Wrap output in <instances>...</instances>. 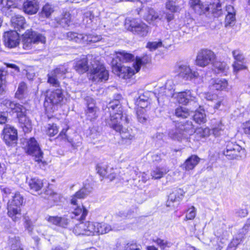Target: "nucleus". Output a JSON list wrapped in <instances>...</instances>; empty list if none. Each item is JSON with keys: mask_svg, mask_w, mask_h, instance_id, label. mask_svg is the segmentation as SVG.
I'll return each instance as SVG.
<instances>
[{"mask_svg": "<svg viewBox=\"0 0 250 250\" xmlns=\"http://www.w3.org/2000/svg\"><path fill=\"white\" fill-rule=\"evenodd\" d=\"M196 214V209L194 207L192 206L188 209L185 220H193L195 217Z\"/></svg>", "mask_w": 250, "mask_h": 250, "instance_id": "052dcab7", "label": "nucleus"}, {"mask_svg": "<svg viewBox=\"0 0 250 250\" xmlns=\"http://www.w3.org/2000/svg\"><path fill=\"white\" fill-rule=\"evenodd\" d=\"M179 76L186 80H192L197 78L199 74L197 72L192 71L189 66L186 64H181L178 66Z\"/></svg>", "mask_w": 250, "mask_h": 250, "instance_id": "f3484780", "label": "nucleus"}, {"mask_svg": "<svg viewBox=\"0 0 250 250\" xmlns=\"http://www.w3.org/2000/svg\"><path fill=\"white\" fill-rule=\"evenodd\" d=\"M193 132L194 128L191 122H178L175 124L174 127L169 130L168 135L173 140L181 141Z\"/></svg>", "mask_w": 250, "mask_h": 250, "instance_id": "20e7f679", "label": "nucleus"}, {"mask_svg": "<svg viewBox=\"0 0 250 250\" xmlns=\"http://www.w3.org/2000/svg\"><path fill=\"white\" fill-rule=\"evenodd\" d=\"M194 120L198 124L205 123L206 121V114L204 110H197L193 115Z\"/></svg>", "mask_w": 250, "mask_h": 250, "instance_id": "e433bc0d", "label": "nucleus"}, {"mask_svg": "<svg viewBox=\"0 0 250 250\" xmlns=\"http://www.w3.org/2000/svg\"><path fill=\"white\" fill-rule=\"evenodd\" d=\"M153 241L161 248V250H165L167 248H170L172 246V243L167 240L157 238L153 240Z\"/></svg>", "mask_w": 250, "mask_h": 250, "instance_id": "de8ad7c7", "label": "nucleus"}, {"mask_svg": "<svg viewBox=\"0 0 250 250\" xmlns=\"http://www.w3.org/2000/svg\"><path fill=\"white\" fill-rule=\"evenodd\" d=\"M27 86L24 82L21 83L18 86V90L15 93V97L19 99H22L26 93Z\"/></svg>", "mask_w": 250, "mask_h": 250, "instance_id": "c9c22d12", "label": "nucleus"}, {"mask_svg": "<svg viewBox=\"0 0 250 250\" xmlns=\"http://www.w3.org/2000/svg\"><path fill=\"white\" fill-rule=\"evenodd\" d=\"M90 192L85 187L82 188L79 191L71 196V204L74 206V210L71 214V218L78 221H82L85 219L87 215L88 210L83 206H78L79 200L83 199L87 196Z\"/></svg>", "mask_w": 250, "mask_h": 250, "instance_id": "f03ea898", "label": "nucleus"}, {"mask_svg": "<svg viewBox=\"0 0 250 250\" xmlns=\"http://www.w3.org/2000/svg\"><path fill=\"white\" fill-rule=\"evenodd\" d=\"M70 21V17L69 13H65L63 17L61 20V23L62 25H68Z\"/></svg>", "mask_w": 250, "mask_h": 250, "instance_id": "338daca9", "label": "nucleus"}, {"mask_svg": "<svg viewBox=\"0 0 250 250\" xmlns=\"http://www.w3.org/2000/svg\"><path fill=\"white\" fill-rule=\"evenodd\" d=\"M45 41V37L42 35L27 30L23 35L22 47L24 49H30L34 44L39 42L44 43Z\"/></svg>", "mask_w": 250, "mask_h": 250, "instance_id": "0eeeda50", "label": "nucleus"}, {"mask_svg": "<svg viewBox=\"0 0 250 250\" xmlns=\"http://www.w3.org/2000/svg\"><path fill=\"white\" fill-rule=\"evenodd\" d=\"M118 58L120 61L125 62H129L134 59V56L130 53H126L124 51L118 53Z\"/></svg>", "mask_w": 250, "mask_h": 250, "instance_id": "79ce46f5", "label": "nucleus"}, {"mask_svg": "<svg viewBox=\"0 0 250 250\" xmlns=\"http://www.w3.org/2000/svg\"><path fill=\"white\" fill-rule=\"evenodd\" d=\"M175 114L178 117L186 118L189 115V111L185 107H179L175 109Z\"/></svg>", "mask_w": 250, "mask_h": 250, "instance_id": "a18cd8bd", "label": "nucleus"}, {"mask_svg": "<svg viewBox=\"0 0 250 250\" xmlns=\"http://www.w3.org/2000/svg\"><path fill=\"white\" fill-rule=\"evenodd\" d=\"M125 250H140V248L136 243H128L125 246Z\"/></svg>", "mask_w": 250, "mask_h": 250, "instance_id": "774afa93", "label": "nucleus"}, {"mask_svg": "<svg viewBox=\"0 0 250 250\" xmlns=\"http://www.w3.org/2000/svg\"><path fill=\"white\" fill-rule=\"evenodd\" d=\"M3 140L8 146H11L17 139V131L9 125H6L3 130Z\"/></svg>", "mask_w": 250, "mask_h": 250, "instance_id": "4468645a", "label": "nucleus"}, {"mask_svg": "<svg viewBox=\"0 0 250 250\" xmlns=\"http://www.w3.org/2000/svg\"><path fill=\"white\" fill-rule=\"evenodd\" d=\"M0 3L3 6V10H5L6 9L10 10L12 8H16V4L12 0H2Z\"/></svg>", "mask_w": 250, "mask_h": 250, "instance_id": "4d7b16f0", "label": "nucleus"}, {"mask_svg": "<svg viewBox=\"0 0 250 250\" xmlns=\"http://www.w3.org/2000/svg\"><path fill=\"white\" fill-rule=\"evenodd\" d=\"M110 112V118L105 119L106 125L110 126L116 132H119L123 140H131L134 138V134L132 129L123 128V123L128 124V116L123 113L122 106L118 101L111 102L108 105Z\"/></svg>", "mask_w": 250, "mask_h": 250, "instance_id": "f257e3e1", "label": "nucleus"}, {"mask_svg": "<svg viewBox=\"0 0 250 250\" xmlns=\"http://www.w3.org/2000/svg\"><path fill=\"white\" fill-rule=\"evenodd\" d=\"M192 9L197 14L202 15L208 12L209 7L207 4H203L201 2L194 7Z\"/></svg>", "mask_w": 250, "mask_h": 250, "instance_id": "58836bf2", "label": "nucleus"}, {"mask_svg": "<svg viewBox=\"0 0 250 250\" xmlns=\"http://www.w3.org/2000/svg\"><path fill=\"white\" fill-rule=\"evenodd\" d=\"M224 125L221 121H218L212 125V131L213 134L218 137L224 133Z\"/></svg>", "mask_w": 250, "mask_h": 250, "instance_id": "f704fd0d", "label": "nucleus"}, {"mask_svg": "<svg viewBox=\"0 0 250 250\" xmlns=\"http://www.w3.org/2000/svg\"><path fill=\"white\" fill-rule=\"evenodd\" d=\"M215 59V54L211 50L203 49L199 51L197 54L196 63L197 65L205 67L210 63L213 62Z\"/></svg>", "mask_w": 250, "mask_h": 250, "instance_id": "f8f14e48", "label": "nucleus"}, {"mask_svg": "<svg viewBox=\"0 0 250 250\" xmlns=\"http://www.w3.org/2000/svg\"><path fill=\"white\" fill-rule=\"evenodd\" d=\"M21 127L24 132H28L32 129L31 123L30 120L24 114L18 118Z\"/></svg>", "mask_w": 250, "mask_h": 250, "instance_id": "7c9ffc66", "label": "nucleus"}, {"mask_svg": "<svg viewBox=\"0 0 250 250\" xmlns=\"http://www.w3.org/2000/svg\"><path fill=\"white\" fill-rule=\"evenodd\" d=\"M67 130V129H65V128L62 129V130L60 133L59 136L60 137H61L62 139H67L68 141L71 143L72 146L74 148H76L78 146H80L81 144V141H77V142H75L72 139H71V140L68 139V138H67V135L66 134V132Z\"/></svg>", "mask_w": 250, "mask_h": 250, "instance_id": "c03bdc74", "label": "nucleus"}, {"mask_svg": "<svg viewBox=\"0 0 250 250\" xmlns=\"http://www.w3.org/2000/svg\"><path fill=\"white\" fill-rule=\"evenodd\" d=\"M11 25L16 30L21 31V29H24L26 23L25 19L23 16L17 15L12 17L11 20Z\"/></svg>", "mask_w": 250, "mask_h": 250, "instance_id": "4be33fe9", "label": "nucleus"}, {"mask_svg": "<svg viewBox=\"0 0 250 250\" xmlns=\"http://www.w3.org/2000/svg\"><path fill=\"white\" fill-rule=\"evenodd\" d=\"M1 105L7 112L11 113L13 111L14 107L15 106V103L10 100L5 99L2 101Z\"/></svg>", "mask_w": 250, "mask_h": 250, "instance_id": "37998d69", "label": "nucleus"}, {"mask_svg": "<svg viewBox=\"0 0 250 250\" xmlns=\"http://www.w3.org/2000/svg\"><path fill=\"white\" fill-rule=\"evenodd\" d=\"M86 235L96 234V222L87 221L85 222Z\"/></svg>", "mask_w": 250, "mask_h": 250, "instance_id": "4c0bfd02", "label": "nucleus"}, {"mask_svg": "<svg viewBox=\"0 0 250 250\" xmlns=\"http://www.w3.org/2000/svg\"><path fill=\"white\" fill-rule=\"evenodd\" d=\"M228 159H238L243 158L246 155L244 148L237 144L232 142H229L226 146V150L223 152Z\"/></svg>", "mask_w": 250, "mask_h": 250, "instance_id": "6e6552de", "label": "nucleus"}, {"mask_svg": "<svg viewBox=\"0 0 250 250\" xmlns=\"http://www.w3.org/2000/svg\"><path fill=\"white\" fill-rule=\"evenodd\" d=\"M174 84L172 80H167L165 85L160 87L159 95H166L168 97H172L174 95Z\"/></svg>", "mask_w": 250, "mask_h": 250, "instance_id": "5701e85b", "label": "nucleus"}, {"mask_svg": "<svg viewBox=\"0 0 250 250\" xmlns=\"http://www.w3.org/2000/svg\"><path fill=\"white\" fill-rule=\"evenodd\" d=\"M39 9L38 0H25L23 4V11L28 15H33L38 12Z\"/></svg>", "mask_w": 250, "mask_h": 250, "instance_id": "6ab92c4d", "label": "nucleus"}, {"mask_svg": "<svg viewBox=\"0 0 250 250\" xmlns=\"http://www.w3.org/2000/svg\"><path fill=\"white\" fill-rule=\"evenodd\" d=\"M92 56L88 55L86 57L77 60L73 64V67L79 74H83L85 72L90 71V62L95 60Z\"/></svg>", "mask_w": 250, "mask_h": 250, "instance_id": "ddd939ff", "label": "nucleus"}, {"mask_svg": "<svg viewBox=\"0 0 250 250\" xmlns=\"http://www.w3.org/2000/svg\"><path fill=\"white\" fill-rule=\"evenodd\" d=\"M151 61V57L149 55H144L142 57H136L135 62L133 63L136 72H138L142 65L149 63Z\"/></svg>", "mask_w": 250, "mask_h": 250, "instance_id": "c85d7f7f", "label": "nucleus"}, {"mask_svg": "<svg viewBox=\"0 0 250 250\" xmlns=\"http://www.w3.org/2000/svg\"><path fill=\"white\" fill-rule=\"evenodd\" d=\"M200 160V159L197 156L191 155L187 159L183 167L186 170H192L198 164Z\"/></svg>", "mask_w": 250, "mask_h": 250, "instance_id": "cd10ccee", "label": "nucleus"}, {"mask_svg": "<svg viewBox=\"0 0 250 250\" xmlns=\"http://www.w3.org/2000/svg\"><path fill=\"white\" fill-rule=\"evenodd\" d=\"M45 196L44 197L49 200L53 201L55 203H58L60 201L61 199V195L54 192L52 189H47L44 193Z\"/></svg>", "mask_w": 250, "mask_h": 250, "instance_id": "473e14b6", "label": "nucleus"}, {"mask_svg": "<svg viewBox=\"0 0 250 250\" xmlns=\"http://www.w3.org/2000/svg\"><path fill=\"white\" fill-rule=\"evenodd\" d=\"M184 192L183 189L178 188L175 189L168 196V200L167 202V207H173V203L174 202H179L184 196Z\"/></svg>", "mask_w": 250, "mask_h": 250, "instance_id": "aec40b11", "label": "nucleus"}, {"mask_svg": "<svg viewBox=\"0 0 250 250\" xmlns=\"http://www.w3.org/2000/svg\"><path fill=\"white\" fill-rule=\"evenodd\" d=\"M236 21L235 15L231 14H227L225 21L226 27L232 26L235 24Z\"/></svg>", "mask_w": 250, "mask_h": 250, "instance_id": "864d4df0", "label": "nucleus"}, {"mask_svg": "<svg viewBox=\"0 0 250 250\" xmlns=\"http://www.w3.org/2000/svg\"><path fill=\"white\" fill-rule=\"evenodd\" d=\"M232 66L234 72L236 73L240 70L245 69L246 68L245 61L242 62H234Z\"/></svg>", "mask_w": 250, "mask_h": 250, "instance_id": "6e6d98bb", "label": "nucleus"}, {"mask_svg": "<svg viewBox=\"0 0 250 250\" xmlns=\"http://www.w3.org/2000/svg\"><path fill=\"white\" fill-rule=\"evenodd\" d=\"M25 111V108L22 105L15 103V106L14 107L12 113H17V117L19 118L24 115Z\"/></svg>", "mask_w": 250, "mask_h": 250, "instance_id": "8fccbe9b", "label": "nucleus"}, {"mask_svg": "<svg viewBox=\"0 0 250 250\" xmlns=\"http://www.w3.org/2000/svg\"><path fill=\"white\" fill-rule=\"evenodd\" d=\"M243 132L247 135H250V121L244 123L242 125Z\"/></svg>", "mask_w": 250, "mask_h": 250, "instance_id": "69168bd1", "label": "nucleus"}, {"mask_svg": "<svg viewBox=\"0 0 250 250\" xmlns=\"http://www.w3.org/2000/svg\"><path fill=\"white\" fill-rule=\"evenodd\" d=\"M199 136L200 138H205L208 136L209 134V129L208 128H198L194 132Z\"/></svg>", "mask_w": 250, "mask_h": 250, "instance_id": "5fc2aeb1", "label": "nucleus"}, {"mask_svg": "<svg viewBox=\"0 0 250 250\" xmlns=\"http://www.w3.org/2000/svg\"><path fill=\"white\" fill-rule=\"evenodd\" d=\"M176 98L180 104H187L190 101H193L195 97L190 90H186L178 93Z\"/></svg>", "mask_w": 250, "mask_h": 250, "instance_id": "412c9836", "label": "nucleus"}, {"mask_svg": "<svg viewBox=\"0 0 250 250\" xmlns=\"http://www.w3.org/2000/svg\"><path fill=\"white\" fill-rule=\"evenodd\" d=\"M27 152L34 156L35 161L42 162L43 159V152L34 138H31L27 142Z\"/></svg>", "mask_w": 250, "mask_h": 250, "instance_id": "9b49d317", "label": "nucleus"}, {"mask_svg": "<svg viewBox=\"0 0 250 250\" xmlns=\"http://www.w3.org/2000/svg\"><path fill=\"white\" fill-rule=\"evenodd\" d=\"M67 72V68L61 66L51 71L47 75V82L53 86L59 87V79L64 78V75Z\"/></svg>", "mask_w": 250, "mask_h": 250, "instance_id": "9d476101", "label": "nucleus"}, {"mask_svg": "<svg viewBox=\"0 0 250 250\" xmlns=\"http://www.w3.org/2000/svg\"><path fill=\"white\" fill-rule=\"evenodd\" d=\"M53 12V7L49 4L47 3L42 7L41 14L42 16L48 18Z\"/></svg>", "mask_w": 250, "mask_h": 250, "instance_id": "09e8293b", "label": "nucleus"}, {"mask_svg": "<svg viewBox=\"0 0 250 250\" xmlns=\"http://www.w3.org/2000/svg\"><path fill=\"white\" fill-rule=\"evenodd\" d=\"M59 128L56 124H49L47 128L46 133L49 136H54L58 133Z\"/></svg>", "mask_w": 250, "mask_h": 250, "instance_id": "3c124183", "label": "nucleus"}, {"mask_svg": "<svg viewBox=\"0 0 250 250\" xmlns=\"http://www.w3.org/2000/svg\"><path fill=\"white\" fill-rule=\"evenodd\" d=\"M102 39V37L99 35H95L93 34H89L86 35V42H96L100 41Z\"/></svg>", "mask_w": 250, "mask_h": 250, "instance_id": "e2e57ef3", "label": "nucleus"}, {"mask_svg": "<svg viewBox=\"0 0 250 250\" xmlns=\"http://www.w3.org/2000/svg\"><path fill=\"white\" fill-rule=\"evenodd\" d=\"M109 77L108 71L99 60L95 59L90 62V79L95 83L104 82Z\"/></svg>", "mask_w": 250, "mask_h": 250, "instance_id": "39448f33", "label": "nucleus"}, {"mask_svg": "<svg viewBox=\"0 0 250 250\" xmlns=\"http://www.w3.org/2000/svg\"><path fill=\"white\" fill-rule=\"evenodd\" d=\"M73 232L77 235H86L85 223L82 222L77 224L73 229Z\"/></svg>", "mask_w": 250, "mask_h": 250, "instance_id": "49530a36", "label": "nucleus"}, {"mask_svg": "<svg viewBox=\"0 0 250 250\" xmlns=\"http://www.w3.org/2000/svg\"><path fill=\"white\" fill-rule=\"evenodd\" d=\"M229 67L227 64L224 62L215 61L213 62V70L216 74L225 73L228 70Z\"/></svg>", "mask_w": 250, "mask_h": 250, "instance_id": "c756f323", "label": "nucleus"}, {"mask_svg": "<svg viewBox=\"0 0 250 250\" xmlns=\"http://www.w3.org/2000/svg\"><path fill=\"white\" fill-rule=\"evenodd\" d=\"M26 183L30 188L32 192H38L43 187V183L42 180L37 178H33L26 179Z\"/></svg>", "mask_w": 250, "mask_h": 250, "instance_id": "b1692460", "label": "nucleus"}, {"mask_svg": "<svg viewBox=\"0 0 250 250\" xmlns=\"http://www.w3.org/2000/svg\"><path fill=\"white\" fill-rule=\"evenodd\" d=\"M111 230L110 225L105 223L96 222V234H102L108 232Z\"/></svg>", "mask_w": 250, "mask_h": 250, "instance_id": "72a5a7b5", "label": "nucleus"}, {"mask_svg": "<svg viewBox=\"0 0 250 250\" xmlns=\"http://www.w3.org/2000/svg\"><path fill=\"white\" fill-rule=\"evenodd\" d=\"M162 46V42L161 41L158 42H147L146 47L150 51L155 50L157 48Z\"/></svg>", "mask_w": 250, "mask_h": 250, "instance_id": "680f3d73", "label": "nucleus"}, {"mask_svg": "<svg viewBox=\"0 0 250 250\" xmlns=\"http://www.w3.org/2000/svg\"><path fill=\"white\" fill-rule=\"evenodd\" d=\"M23 196L19 192H16L12 199L7 204L8 215L12 220L17 222L21 217V207L23 203Z\"/></svg>", "mask_w": 250, "mask_h": 250, "instance_id": "423d86ee", "label": "nucleus"}, {"mask_svg": "<svg viewBox=\"0 0 250 250\" xmlns=\"http://www.w3.org/2000/svg\"><path fill=\"white\" fill-rule=\"evenodd\" d=\"M181 0H167L166 9L172 13L179 12L181 9Z\"/></svg>", "mask_w": 250, "mask_h": 250, "instance_id": "bb28decb", "label": "nucleus"}, {"mask_svg": "<svg viewBox=\"0 0 250 250\" xmlns=\"http://www.w3.org/2000/svg\"><path fill=\"white\" fill-rule=\"evenodd\" d=\"M64 100V96L61 88H58L55 90L48 91L44 102L46 113L49 114L54 112L58 106L62 104ZM47 116L48 118H51L49 115Z\"/></svg>", "mask_w": 250, "mask_h": 250, "instance_id": "7ed1b4c3", "label": "nucleus"}, {"mask_svg": "<svg viewBox=\"0 0 250 250\" xmlns=\"http://www.w3.org/2000/svg\"><path fill=\"white\" fill-rule=\"evenodd\" d=\"M137 119L139 122L144 123L146 120V117L144 113V110H139L137 111Z\"/></svg>", "mask_w": 250, "mask_h": 250, "instance_id": "0e129e2a", "label": "nucleus"}, {"mask_svg": "<svg viewBox=\"0 0 250 250\" xmlns=\"http://www.w3.org/2000/svg\"><path fill=\"white\" fill-rule=\"evenodd\" d=\"M165 173L166 172H163L160 168L156 167L151 171V175L152 178L158 179L162 178Z\"/></svg>", "mask_w": 250, "mask_h": 250, "instance_id": "bf43d9fd", "label": "nucleus"}, {"mask_svg": "<svg viewBox=\"0 0 250 250\" xmlns=\"http://www.w3.org/2000/svg\"><path fill=\"white\" fill-rule=\"evenodd\" d=\"M158 14L152 8H148L147 14L146 17V20L148 21H153L158 19Z\"/></svg>", "mask_w": 250, "mask_h": 250, "instance_id": "603ef678", "label": "nucleus"}, {"mask_svg": "<svg viewBox=\"0 0 250 250\" xmlns=\"http://www.w3.org/2000/svg\"><path fill=\"white\" fill-rule=\"evenodd\" d=\"M192 9L197 14L202 15L208 12L209 7L207 4H203L201 2L194 7Z\"/></svg>", "mask_w": 250, "mask_h": 250, "instance_id": "ea45409f", "label": "nucleus"}, {"mask_svg": "<svg viewBox=\"0 0 250 250\" xmlns=\"http://www.w3.org/2000/svg\"><path fill=\"white\" fill-rule=\"evenodd\" d=\"M211 83L212 89L216 90H226L228 87V81L225 79L218 78L212 80Z\"/></svg>", "mask_w": 250, "mask_h": 250, "instance_id": "a878e982", "label": "nucleus"}, {"mask_svg": "<svg viewBox=\"0 0 250 250\" xmlns=\"http://www.w3.org/2000/svg\"><path fill=\"white\" fill-rule=\"evenodd\" d=\"M112 71L116 75H118L119 77L127 79L130 78L133 75L135 74L136 72V68L133 63L132 66H125V65H121V64H116L113 65Z\"/></svg>", "mask_w": 250, "mask_h": 250, "instance_id": "1a4fd4ad", "label": "nucleus"}, {"mask_svg": "<svg viewBox=\"0 0 250 250\" xmlns=\"http://www.w3.org/2000/svg\"><path fill=\"white\" fill-rule=\"evenodd\" d=\"M130 31L134 34L139 37H144L147 36L149 28L145 23L140 22H131L130 24Z\"/></svg>", "mask_w": 250, "mask_h": 250, "instance_id": "dca6fc26", "label": "nucleus"}, {"mask_svg": "<svg viewBox=\"0 0 250 250\" xmlns=\"http://www.w3.org/2000/svg\"><path fill=\"white\" fill-rule=\"evenodd\" d=\"M3 39L5 45L9 48L15 47L19 44V35L17 31L5 32Z\"/></svg>", "mask_w": 250, "mask_h": 250, "instance_id": "2eb2a0df", "label": "nucleus"}, {"mask_svg": "<svg viewBox=\"0 0 250 250\" xmlns=\"http://www.w3.org/2000/svg\"><path fill=\"white\" fill-rule=\"evenodd\" d=\"M98 108H93L92 107H90L87 108L85 111L86 118L90 121L96 119L98 117Z\"/></svg>", "mask_w": 250, "mask_h": 250, "instance_id": "a19ab883", "label": "nucleus"}, {"mask_svg": "<svg viewBox=\"0 0 250 250\" xmlns=\"http://www.w3.org/2000/svg\"><path fill=\"white\" fill-rule=\"evenodd\" d=\"M232 54L235 60L234 62H242L245 61L244 56L240 50L236 49L232 51Z\"/></svg>", "mask_w": 250, "mask_h": 250, "instance_id": "13d9d810", "label": "nucleus"}, {"mask_svg": "<svg viewBox=\"0 0 250 250\" xmlns=\"http://www.w3.org/2000/svg\"><path fill=\"white\" fill-rule=\"evenodd\" d=\"M148 93L147 92L141 94L138 97L135 99V104L136 106L142 109L147 107L150 104V100L148 97Z\"/></svg>", "mask_w": 250, "mask_h": 250, "instance_id": "393cba45", "label": "nucleus"}, {"mask_svg": "<svg viewBox=\"0 0 250 250\" xmlns=\"http://www.w3.org/2000/svg\"><path fill=\"white\" fill-rule=\"evenodd\" d=\"M97 170L100 175L109 179L110 181L113 180L117 176V170L105 165H97Z\"/></svg>", "mask_w": 250, "mask_h": 250, "instance_id": "a211bd4d", "label": "nucleus"}, {"mask_svg": "<svg viewBox=\"0 0 250 250\" xmlns=\"http://www.w3.org/2000/svg\"><path fill=\"white\" fill-rule=\"evenodd\" d=\"M207 99L208 101L213 102V104L211 105L215 109H219L221 105L223 104L224 99L223 97H218L217 95H208Z\"/></svg>", "mask_w": 250, "mask_h": 250, "instance_id": "2f4dec72", "label": "nucleus"}]
</instances>
